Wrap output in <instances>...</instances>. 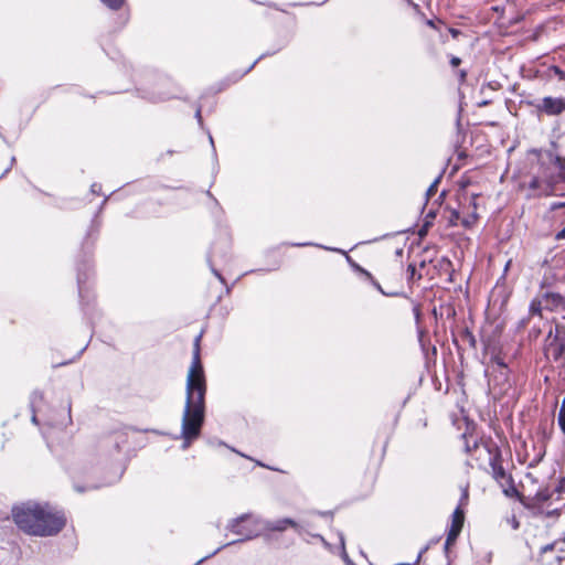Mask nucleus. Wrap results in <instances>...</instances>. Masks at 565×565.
Listing matches in <instances>:
<instances>
[{"instance_id": "f257e3e1", "label": "nucleus", "mask_w": 565, "mask_h": 565, "mask_svg": "<svg viewBox=\"0 0 565 565\" xmlns=\"http://www.w3.org/2000/svg\"><path fill=\"white\" fill-rule=\"evenodd\" d=\"M202 332L195 337L193 358L186 376V398L182 414L181 434L182 449L199 438L205 417L206 383L200 359V341Z\"/></svg>"}, {"instance_id": "f03ea898", "label": "nucleus", "mask_w": 565, "mask_h": 565, "mask_svg": "<svg viewBox=\"0 0 565 565\" xmlns=\"http://www.w3.org/2000/svg\"><path fill=\"white\" fill-rule=\"evenodd\" d=\"M15 524L28 534L38 536H51L63 529L61 519H53L52 524L41 523L43 518L42 505L39 503H25L15 507L12 511Z\"/></svg>"}, {"instance_id": "7ed1b4c3", "label": "nucleus", "mask_w": 565, "mask_h": 565, "mask_svg": "<svg viewBox=\"0 0 565 565\" xmlns=\"http://www.w3.org/2000/svg\"><path fill=\"white\" fill-rule=\"evenodd\" d=\"M227 529L239 536V539L233 543L253 540L265 533L264 520L252 513H246L233 519L228 523Z\"/></svg>"}, {"instance_id": "20e7f679", "label": "nucleus", "mask_w": 565, "mask_h": 565, "mask_svg": "<svg viewBox=\"0 0 565 565\" xmlns=\"http://www.w3.org/2000/svg\"><path fill=\"white\" fill-rule=\"evenodd\" d=\"M543 352L546 360L558 362L565 356V327L556 324L544 339Z\"/></svg>"}, {"instance_id": "39448f33", "label": "nucleus", "mask_w": 565, "mask_h": 565, "mask_svg": "<svg viewBox=\"0 0 565 565\" xmlns=\"http://www.w3.org/2000/svg\"><path fill=\"white\" fill-rule=\"evenodd\" d=\"M473 449L484 451L489 457V465L492 469V475L495 480L505 478V471L500 462V454L498 449L492 451L487 445H479L477 440H473Z\"/></svg>"}, {"instance_id": "423d86ee", "label": "nucleus", "mask_w": 565, "mask_h": 565, "mask_svg": "<svg viewBox=\"0 0 565 565\" xmlns=\"http://www.w3.org/2000/svg\"><path fill=\"white\" fill-rule=\"evenodd\" d=\"M537 109L548 116H556L565 110V99L561 97H544Z\"/></svg>"}, {"instance_id": "0eeeda50", "label": "nucleus", "mask_w": 565, "mask_h": 565, "mask_svg": "<svg viewBox=\"0 0 565 565\" xmlns=\"http://www.w3.org/2000/svg\"><path fill=\"white\" fill-rule=\"evenodd\" d=\"M555 183L556 178L544 174L534 177L529 185L532 190L537 191L539 194L548 195L554 192Z\"/></svg>"}, {"instance_id": "6e6552de", "label": "nucleus", "mask_w": 565, "mask_h": 565, "mask_svg": "<svg viewBox=\"0 0 565 565\" xmlns=\"http://www.w3.org/2000/svg\"><path fill=\"white\" fill-rule=\"evenodd\" d=\"M264 527L265 533L266 532H284L288 527H292L296 532L301 533V529L297 522H295L292 519L284 518L276 521H265L264 520Z\"/></svg>"}, {"instance_id": "1a4fd4ad", "label": "nucleus", "mask_w": 565, "mask_h": 565, "mask_svg": "<svg viewBox=\"0 0 565 565\" xmlns=\"http://www.w3.org/2000/svg\"><path fill=\"white\" fill-rule=\"evenodd\" d=\"M545 310L561 313L565 319V296L558 292H545Z\"/></svg>"}, {"instance_id": "9d476101", "label": "nucleus", "mask_w": 565, "mask_h": 565, "mask_svg": "<svg viewBox=\"0 0 565 565\" xmlns=\"http://www.w3.org/2000/svg\"><path fill=\"white\" fill-rule=\"evenodd\" d=\"M477 199H478V195H471L470 198H468L467 215L461 217V224L465 227H471L478 218Z\"/></svg>"}, {"instance_id": "9b49d317", "label": "nucleus", "mask_w": 565, "mask_h": 565, "mask_svg": "<svg viewBox=\"0 0 565 565\" xmlns=\"http://www.w3.org/2000/svg\"><path fill=\"white\" fill-rule=\"evenodd\" d=\"M43 518H41V523L50 525L52 524L53 519H61L63 521V526L65 525V516L62 512L53 510L47 504L42 505Z\"/></svg>"}, {"instance_id": "f8f14e48", "label": "nucleus", "mask_w": 565, "mask_h": 565, "mask_svg": "<svg viewBox=\"0 0 565 565\" xmlns=\"http://www.w3.org/2000/svg\"><path fill=\"white\" fill-rule=\"evenodd\" d=\"M543 309H545V294L541 298L533 299L529 310L531 315H541Z\"/></svg>"}, {"instance_id": "ddd939ff", "label": "nucleus", "mask_w": 565, "mask_h": 565, "mask_svg": "<svg viewBox=\"0 0 565 565\" xmlns=\"http://www.w3.org/2000/svg\"><path fill=\"white\" fill-rule=\"evenodd\" d=\"M463 520H465V513H463V510L461 509V507L459 505L452 513L450 526L462 529Z\"/></svg>"}, {"instance_id": "4468645a", "label": "nucleus", "mask_w": 565, "mask_h": 565, "mask_svg": "<svg viewBox=\"0 0 565 565\" xmlns=\"http://www.w3.org/2000/svg\"><path fill=\"white\" fill-rule=\"evenodd\" d=\"M460 532H461V529L450 526L448 534H447L446 542H445V551H448L450 545H452L456 542Z\"/></svg>"}, {"instance_id": "2eb2a0df", "label": "nucleus", "mask_w": 565, "mask_h": 565, "mask_svg": "<svg viewBox=\"0 0 565 565\" xmlns=\"http://www.w3.org/2000/svg\"><path fill=\"white\" fill-rule=\"evenodd\" d=\"M291 246H296V247L317 246V247H320V248H323V249H327V250H331V252L344 253L342 249H339V248L327 247V246H322V245H319V244H312V243H294V244H291Z\"/></svg>"}, {"instance_id": "dca6fc26", "label": "nucleus", "mask_w": 565, "mask_h": 565, "mask_svg": "<svg viewBox=\"0 0 565 565\" xmlns=\"http://www.w3.org/2000/svg\"><path fill=\"white\" fill-rule=\"evenodd\" d=\"M106 7L111 10H118L122 7L125 0H100Z\"/></svg>"}, {"instance_id": "f3484780", "label": "nucleus", "mask_w": 565, "mask_h": 565, "mask_svg": "<svg viewBox=\"0 0 565 565\" xmlns=\"http://www.w3.org/2000/svg\"><path fill=\"white\" fill-rule=\"evenodd\" d=\"M557 422H558V426H559L561 430L565 435V411L558 412Z\"/></svg>"}, {"instance_id": "a211bd4d", "label": "nucleus", "mask_w": 565, "mask_h": 565, "mask_svg": "<svg viewBox=\"0 0 565 565\" xmlns=\"http://www.w3.org/2000/svg\"><path fill=\"white\" fill-rule=\"evenodd\" d=\"M558 363V375L559 377L565 381V356H562V360L557 362Z\"/></svg>"}, {"instance_id": "6ab92c4d", "label": "nucleus", "mask_w": 565, "mask_h": 565, "mask_svg": "<svg viewBox=\"0 0 565 565\" xmlns=\"http://www.w3.org/2000/svg\"><path fill=\"white\" fill-rule=\"evenodd\" d=\"M438 182H439V178H437V179H436V180L430 184V186L427 189V195H428V196H431V195L436 192Z\"/></svg>"}, {"instance_id": "aec40b11", "label": "nucleus", "mask_w": 565, "mask_h": 565, "mask_svg": "<svg viewBox=\"0 0 565 565\" xmlns=\"http://www.w3.org/2000/svg\"><path fill=\"white\" fill-rule=\"evenodd\" d=\"M555 164L559 170H565V158L564 157H556L555 158Z\"/></svg>"}, {"instance_id": "412c9836", "label": "nucleus", "mask_w": 565, "mask_h": 565, "mask_svg": "<svg viewBox=\"0 0 565 565\" xmlns=\"http://www.w3.org/2000/svg\"><path fill=\"white\" fill-rule=\"evenodd\" d=\"M467 502H468V488L466 487L462 489V494L460 498V505L467 504Z\"/></svg>"}, {"instance_id": "4be33fe9", "label": "nucleus", "mask_w": 565, "mask_h": 565, "mask_svg": "<svg viewBox=\"0 0 565 565\" xmlns=\"http://www.w3.org/2000/svg\"><path fill=\"white\" fill-rule=\"evenodd\" d=\"M457 221L461 222L460 212L459 211H454L451 213V222H457Z\"/></svg>"}, {"instance_id": "5701e85b", "label": "nucleus", "mask_w": 565, "mask_h": 565, "mask_svg": "<svg viewBox=\"0 0 565 565\" xmlns=\"http://www.w3.org/2000/svg\"><path fill=\"white\" fill-rule=\"evenodd\" d=\"M90 190L93 193H98L100 190V185L97 183L92 184Z\"/></svg>"}, {"instance_id": "b1692460", "label": "nucleus", "mask_w": 565, "mask_h": 565, "mask_svg": "<svg viewBox=\"0 0 565 565\" xmlns=\"http://www.w3.org/2000/svg\"><path fill=\"white\" fill-rule=\"evenodd\" d=\"M35 399H42V395H41V394H39V393H34V394L32 395V406L34 405Z\"/></svg>"}, {"instance_id": "393cba45", "label": "nucleus", "mask_w": 565, "mask_h": 565, "mask_svg": "<svg viewBox=\"0 0 565 565\" xmlns=\"http://www.w3.org/2000/svg\"><path fill=\"white\" fill-rule=\"evenodd\" d=\"M450 63H451L452 66H458L460 64V58L459 57H452Z\"/></svg>"}, {"instance_id": "a878e982", "label": "nucleus", "mask_w": 565, "mask_h": 565, "mask_svg": "<svg viewBox=\"0 0 565 565\" xmlns=\"http://www.w3.org/2000/svg\"><path fill=\"white\" fill-rule=\"evenodd\" d=\"M213 274H214V275H215V276H216L221 281H224V279H223L222 275H221L217 270L213 269Z\"/></svg>"}, {"instance_id": "bb28decb", "label": "nucleus", "mask_w": 565, "mask_h": 565, "mask_svg": "<svg viewBox=\"0 0 565 565\" xmlns=\"http://www.w3.org/2000/svg\"><path fill=\"white\" fill-rule=\"evenodd\" d=\"M407 270L409 271L411 275H414L415 273V266L414 265H409Z\"/></svg>"}, {"instance_id": "cd10ccee", "label": "nucleus", "mask_w": 565, "mask_h": 565, "mask_svg": "<svg viewBox=\"0 0 565 565\" xmlns=\"http://www.w3.org/2000/svg\"><path fill=\"white\" fill-rule=\"evenodd\" d=\"M198 120L201 122V109L199 108L195 114Z\"/></svg>"}, {"instance_id": "c85d7f7f", "label": "nucleus", "mask_w": 565, "mask_h": 565, "mask_svg": "<svg viewBox=\"0 0 565 565\" xmlns=\"http://www.w3.org/2000/svg\"><path fill=\"white\" fill-rule=\"evenodd\" d=\"M373 285L382 292L384 294L383 289L381 288V286L376 282V281H373Z\"/></svg>"}, {"instance_id": "c756f323", "label": "nucleus", "mask_w": 565, "mask_h": 565, "mask_svg": "<svg viewBox=\"0 0 565 565\" xmlns=\"http://www.w3.org/2000/svg\"><path fill=\"white\" fill-rule=\"evenodd\" d=\"M230 544H231V543H227V544H224V545H223V546H221V547H217V550H216V551H214V552L212 553V555L216 554L218 551H221V548H223V547H225V546H227V545H230Z\"/></svg>"}, {"instance_id": "7c9ffc66", "label": "nucleus", "mask_w": 565, "mask_h": 565, "mask_svg": "<svg viewBox=\"0 0 565 565\" xmlns=\"http://www.w3.org/2000/svg\"><path fill=\"white\" fill-rule=\"evenodd\" d=\"M559 411H565V397L562 401V405H561Z\"/></svg>"}, {"instance_id": "2f4dec72", "label": "nucleus", "mask_w": 565, "mask_h": 565, "mask_svg": "<svg viewBox=\"0 0 565 565\" xmlns=\"http://www.w3.org/2000/svg\"><path fill=\"white\" fill-rule=\"evenodd\" d=\"M471 450H472V449H471L470 445L467 443V445H466V451H467V452H471Z\"/></svg>"}, {"instance_id": "473e14b6", "label": "nucleus", "mask_w": 565, "mask_h": 565, "mask_svg": "<svg viewBox=\"0 0 565 565\" xmlns=\"http://www.w3.org/2000/svg\"><path fill=\"white\" fill-rule=\"evenodd\" d=\"M564 236H565V230H563V231L557 235V237H558V238H559V237H564Z\"/></svg>"}, {"instance_id": "72a5a7b5", "label": "nucleus", "mask_w": 565, "mask_h": 565, "mask_svg": "<svg viewBox=\"0 0 565 565\" xmlns=\"http://www.w3.org/2000/svg\"><path fill=\"white\" fill-rule=\"evenodd\" d=\"M32 422H33L34 424H38V419H36V415H35V414H33V416H32Z\"/></svg>"}, {"instance_id": "f704fd0d", "label": "nucleus", "mask_w": 565, "mask_h": 565, "mask_svg": "<svg viewBox=\"0 0 565 565\" xmlns=\"http://www.w3.org/2000/svg\"><path fill=\"white\" fill-rule=\"evenodd\" d=\"M420 556H422V553H419V554H418V556H417V559H416L415 564H417V563L419 562Z\"/></svg>"}, {"instance_id": "c9c22d12", "label": "nucleus", "mask_w": 565, "mask_h": 565, "mask_svg": "<svg viewBox=\"0 0 565 565\" xmlns=\"http://www.w3.org/2000/svg\"><path fill=\"white\" fill-rule=\"evenodd\" d=\"M369 278H372V276L370 275V273L365 271V270H362Z\"/></svg>"}, {"instance_id": "e433bc0d", "label": "nucleus", "mask_w": 565, "mask_h": 565, "mask_svg": "<svg viewBox=\"0 0 565 565\" xmlns=\"http://www.w3.org/2000/svg\"><path fill=\"white\" fill-rule=\"evenodd\" d=\"M255 63H256V62H254V63L249 66V68L247 70V72H248V71H250L252 68H254Z\"/></svg>"}, {"instance_id": "4c0bfd02", "label": "nucleus", "mask_w": 565, "mask_h": 565, "mask_svg": "<svg viewBox=\"0 0 565 565\" xmlns=\"http://www.w3.org/2000/svg\"><path fill=\"white\" fill-rule=\"evenodd\" d=\"M552 548V546H546L543 548V551H550Z\"/></svg>"}, {"instance_id": "58836bf2", "label": "nucleus", "mask_w": 565, "mask_h": 565, "mask_svg": "<svg viewBox=\"0 0 565 565\" xmlns=\"http://www.w3.org/2000/svg\"><path fill=\"white\" fill-rule=\"evenodd\" d=\"M209 138H210L211 143L213 145V138H212V136L210 135V137H209Z\"/></svg>"}, {"instance_id": "ea45409f", "label": "nucleus", "mask_w": 565, "mask_h": 565, "mask_svg": "<svg viewBox=\"0 0 565 565\" xmlns=\"http://www.w3.org/2000/svg\"><path fill=\"white\" fill-rule=\"evenodd\" d=\"M203 559H204V558L199 559V562H196V565H200V563H202V561H203Z\"/></svg>"}, {"instance_id": "a19ab883", "label": "nucleus", "mask_w": 565, "mask_h": 565, "mask_svg": "<svg viewBox=\"0 0 565 565\" xmlns=\"http://www.w3.org/2000/svg\"><path fill=\"white\" fill-rule=\"evenodd\" d=\"M203 559H204V558L199 559V562H196V565H200V563H202V561H203Z\"/></svg>"}]
</instances>
